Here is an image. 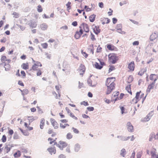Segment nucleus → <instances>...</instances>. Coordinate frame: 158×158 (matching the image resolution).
I'll use <instances>...</instances> for the list:
<instances>
[{
  "mask_svg": "<svg viewBox=\"0 0 158 158\" xmlns=\"http://www.w3.org/2000/svg\"><path fill=\"white\" fill-rule=\"evenodd\" d=\"M21 73L23 76V78H24L26 76V74L25 72L23 70H22L21 72Z\"/></svg>",
  "mask_w": 158,
  "mask_h": 158,
  "instance_id": "864d4df0",
  "label": "nucleus"
},
{
  "mask_svg": "<svg viewBox=\"0 0 158 158\" xmlns=\"http://www.w3.org/2000/svg\"><path fill=\"white\" fill-rule=\"evenodd\" d=\"M6 57L5 56H3L1 58V61L2 62L6 61Z\"/></svg>",
  "mask_w": 158,
  "mask_h": 158,
  "instance_id": "a18cd8bd",
  "label": "nucleus"
},
{
  "mask_svg": "<svg viewBox=\"0 0 158 158\" xmlns=\"http://www.w3.org/2000/svg\"><path fill=\"white\" fill-rule=\"evenodd\" d=\"M108 57L109 60L113 64H115L117 60V57L114 55H112L110 56V55L109 54L108 55Z\"/></svg>",
  "mask_w": 158,
  "mask_h": 158,
  "instance_id": "f03ea898",
  "label": "nucleus"
},
{
  "mask_svg": "<svg viewBox=\"0 0 158 158\" xmlns=\"http://www.w3.org/2000/svg\"><path fill=\"white\" fill-rule=\"evenodd\" d=\"M115 68L114 66H110L109 69V73H110L111 71L115 69Z\"/></svg>",
  "mask_w": 158,
  "mask_h": 158,
  "instance_id": "09e8293b",
  "label": "nucleus"
},
{
  "mask_svg": "<svg viewBox=\"0 0 158 158\" xmlns=\"http://www.w3.org/2000/svg\"><path fill=\"white\" fill-rule=\"evenodd\" d=\"M10 148L8 147L7 146V145H6L4 149V153L5 154L6 153H8V152L10 151Z\"/></svg>",
  "mask_w": 158,
  "mask_h": 158,
  "instance_id": "6ab92c4d",
  "label": "nucleus"
},
{
  "mask_svg": "<svg viewBox=\"0 0 158 158\" xmlns=\"http://www.w3.org/2000/svg\"><path fill=\"white\" fill-rule=\"evenodd\" d=\"M45 124V119L44 118H41L40 122V127L41 129H43Z\"/></svg>",
  "mask_w": 158,
  "mask_h": 158,
  "instance_id": "2eb2a0df",
  "label": "nucleus"
},
{
  "mask_svg": "<svg viewBox=\"0 0 158 158\" xmlns=\"http://www.w3.org/2000/svg\"><path fill=\"white\" fill-rule=\"evenodd\" d=\"M156 75L155 74H151L150 76V79L151 80H153L154 78V76H156Z\"/></svg>",
  "mask_w": 158,
  "mask_h": 158,
  "instance_id": "603ef678",
  "label": "nucleus"
},
{
  "mask_svg": "<svg viewBox=\"0 0 158 158\" xmlns=\"http://www.w3.org/2000/svg\"><path fill=\"white\" fill-rule=\"evenodd\" d=\"M153 111H152L150 112L145 117V118L146 119L145 120V121H148L150 119L151 117L153 115Z\"/></svg>",
  "mask_w": 158,
  "mask_h": 158,
  "instance_id": "ddd939ff",
  "label": "nucleus"
},
{
  "mask_svg": "<svg viewBox=\"0 0 158 158\" xmlns=\"http://www.w3.org/2000/svg\"><path fill=\"white\" fill-rule=\"evenodd\" d=\"M40 27L42 30H45L48 28V26L46 24L44 23L40 25Z\"/></svg>",
  "mask_w": 158,
  "mask_h": 158,
  "instance_id": "aec40b11",
  "label": "nucleus"
},
{
  "mask_svg": "<svg viewBox=\"0 0 158 158\" xmlns=\"http://www.w3.org/2000/svg\"><path fill=\"white\" fill-rule=\"evenodd\" d=\"M19 130L21 131L23 134L25 136H28V134H26V131H24L21 128H19Z\"/></svg>",
  "mask_w": 158,
  "mask_h": 158,
  "instance_id": "8fccbe9b",
  "label": "nucleus"
},
{
  "mask_svg": "<svg viewBox=\"0 0 158 158\" xmlns=\"http://www.w3.org/2000/svg\"><path fill=\"white\" fill-rule=\"evenodd\" d=\"M117 19L115 18H112V22L114 24H115L117 23Z\"/></svg>",
  "mask_w": 158,
  "mask_h": 158,
  "instance_id": "13d9d810",
  "label": "nucleus"
},
{
  "mask_svg": "<svg viewBox=\"0 0 158 158\" xmlns=\"http://www.w3.org/2000/svg\"><path fill=\"white\" fill-rule=\"evenodd\" d=\"M128 68L131 71H133L134 70L135 64L134 61H131L128 64Z\"/></svg>",
  "mask_w": 158,
  "mask_h": 158,
  "instance_id": "6e6552de",
  "label": "nucleus"
},
{
  "mask_svg": "<svg viewBox=\"0 0 158 158\" xmlns=\"http://www.w3.org/2000/svg\"><path fill=\"white\" fill-rule=\"evenodd\" d=\"M133 45L137 46L139 44V42L138 41H134L132 43Z\"/></svg>",
  "mask_w": 158,
  "mask_h": 158,
  "instance_id": "4d7b16f0",
  "label": "nucleus"
},
{
  "mask_svg": "<svg viewBox=\"0 0 158 158\" xmlns=\"http://www.w3.org/2000/svg\"><path fill=\"white\" fill-rule=\"evenodd\" d=\"M21 67L23 69L25 70H27L28 69V63H23L21 65Z\"/></svg>",
  "mask_w": 158,
  "mask_h": 158,
  "instance_id": "a211bd4d",
  "label": "nucleus"
},
{
  "mask_svg": "<svg viewBox=\"0 0 158 158\" xmlns=\"http://www.w3.org/2000/svg\"><path fill=\"white\" fill-rule=\"evenodd\" d=\"M81 146L78 143L76 144L74 146V151L75 152H78L80 149Z\"/></svg>",
  "mask_w": 158,
  "mask_h": 158,
  "instance_id": "f8f14e48",
  "label": "nucleus"
},
{
  "mask_svg": "<svg viewBox=\"0 0 158 158\" xmlns=\"http://www.w3.org/2000/svg\"><path fill=\"white\" fill-rule=\"evenodd\" d=\"M93 31L96 34L98 35V33H100L101 30L99 29V27L98 26H95V28H93Z\"/></svg>",
  "mask_w": 158,
  "mask_h": 158,
  "instance_id": "9b49d317",
  "label": "nucleus"
},
{
  "mask_svg": "<svg viewBox=\"0 0 158 158\" xmlns=\"http://www.w3.org/2000/svg\"><path fill=\"white\" fill-rule=\"evenodd\" d=\"M84 9H85L86 11L87 12H88L91 10V9L90 8H89L88 6L86 5L85 6Z\"/></svg>",
  "mask_w": 158,
  "mask_h": 158,
  "instance_id": "ea45409f",
  "label": "nucleus"
},
{
  "mask_svg": "<svg viewBox=\"0 0 158 158\" xmlns=\"http://www.w3.org/2000/svg\"><path fill=\"white\" fill-rule=\"evenodd\" d=\"M142 156V153L141 152H138L137 154V158H141Z\"/></svg>",
  "mask_w": 158,
  "mask_h": 158,
  "instance_id": "052dcab7",
  "label": "nucleus"
},
{
  "mask_svg": "<svg viewBox=\"0 0 158 158\" xmlns=\"http://www.w3.org/2000/svg\"><path fill=\"white\" fill-rule=\"evenodd\" d=\"M119 92H114L113 94V96L114 97H115L116 96H118L119 94Z\"/></svg>",
  "mask_w": 158,
  "mask_h": 158,
  "instance_id": "5fc2aeb1",
  "label": "nucleus"
},
{
  "mask_svg": "<svg viewBox=\"0 0 158 158\" xmlns=\"http://www.w3.org/2000/svg\"><path fill=\"white\" fill-rule=\"evenodd\" d=\"M59 143L60 144L61 146V148H63L65 147L68 145L67 143L64 142L60 141Z\"/></svg>",
  "mask_w": 158,
  "mask_h": 158,
  "instance_id": "5701e85b",
  "label": "nucleus"
},
{
  "mask_svg": "<svg viewBox=\"0 0 158 158\" xmlns=\"http://www.w3.org/2000/svg\"><path fill=\"white\" fill-rule=\"evenodd\" d=\"M23 92L22 94L23 96H24L28 94L29 91L27 89H24L23 90Z\"/></svg>",
  "mask_w": 158,
  "mask_h": 158,
  "instance_id": "7c9ffc66",
  "label": "nucleus"
},
{
  "mask_svg": "<svg viewBox=\"0 0 158 158\" xmlns=\"http://www.w3.org/2000/svg\"><path fill=\"white\" fill-rule=\"evenodd\" d=\"M28 24L30 27L32 28H35L37 26V24L36 22L33 20H30Z\"/></svg>",
  "mask_w": 158,
  "mask_h": 158,
  "instance_id": "39448f33",
  "label": "nucleus"
},
{
  "mask_svg": "<svg viewBox=\"0 0 158 158\" xmlns=\"http://www.w3.org/2000/svg\"><path fill=\"white\" fill-rule=\"evenodd\" d=\"M81 105H83L85 106H88L89 105V104L87 102H85V101L82 102H81Z\"/></svg>",
  "mask_w": 158,
  "mask_h": 158,
  "instance_id": "49530a36",
  "label": "nucleus"
},
{
  "mask_svg": "<svg viewBox=\"0 0 158 158\" xmlns=\"http://www.w3.org/2000/svg\"><path fill=\"white\" fill-rule=\"evenodd\" d=\"M127 126L129 131L132 132L134 131L133 127L130 122H128L127 123Z\"/></svg>",
  "mask_w": 158,
  "mask_h": 158,
  "instance_id": "20e7f679",
  "label": "nucleus"
},
{
  "mask_svg": "<svg viewBox=\"0 0 158 158\" xmlns=\"http://www.w3.org/2000/svg\"><path fill=\"white\" fill-rule=\"evenodd\" d=\"M42 46L43 48H47L48 45V44L47 43H44V44H42Z\"/></svg>",
  "mask_w": 158,
  "mask_h": 158,
  "instance_id": "3c124183",
  "label": "nucleus"
},
{
  "mask_svg": "<svg viewBox=\"0 0 158 158\" xmlns=\"http://www.w3.org/2000/svg\"><path fill=\"white\" fill-rule=\"evenodd\" d=\"M87 109L89 111H93L94 108V107L92 106H89L87 108Z\"/></svg>",
  "mask_w": 158,
  "mask_h": 158,
  "instance_id": "c03bdc74",
  "label": "nucleus"
},
{
  "mask_svg": "<svg viewBox=\"0 0 158 158\" xmlns=\"http://www.w3.org/2000/svg\"><path fill=\"white\" fill-rule=\"evenodd\" d=\"M21 155L20 152L19 150H18L16 152H15L14 154V156L15 157L18 158Z\"/></svg>",
  "mask_w": 158,
  "mask_h": 158,
  "instance_id": "4be33fe9",
  "label": "nucleus"
},
{
  "mask_svg": "<svg viewBox=\"0 0 158 158\" xmlns=\"http://www.w3.org/2000/svg\"><path fill=\"white\" fill-rule=\"evenodd\" d=\"M55 88L57 90V93H58L59 94V96L60 97V94L59 93V89H60V88H59V86H58V85H56L55 86Z\"/></svg>",
  "mask_w": 158,
  "mask_h": 158,
  "instance_id": "79ce46f5",
  "label": "nucleus"
},
{
  "mask_svg": "<svg viewBox=\"0 0 158 158\" xmlns=\"http://www.w3.org/2000/svg\"><path fill=\"white\" fill-rule=\"evenodd\" d=\"M130 20L133 23H134V24L138 25L139 23L138 22H137L136 21H135L134 20H133L131 19H130Z\"/></svg>",
  "mask_w": 158,
  "mask_h": 158,
  "instance_id": "bf43d9fd",
  "label": "nucleus"
},
{
  "mask_svg": "<svg viewBox=\"0 0 158 158\" xmlns=\"http://www.w3.org/2000/svg\"><path fill=\"white\" fill-rule=\"evenodd\" d=\"M52 126L53 127H54V128L55 129H57L58 127V124L56 122H55L54 123H53L52 124Z\"/></svg>",
  "mask_w": 158,
  "mask_h": 158,
  "instance_id": "f704fd0d",
  "label": "nucleus"
},
{
  "mask_svg": "<svg viewBox=\"0 0 158 158\" xmlns=\"http://www.w3.org/2000/svg\"><path fill=\"white\" fill-rule=\"evenodd\" d=\"M36 108H37L38 110L39 113L42 114L43 113V112L42 110V109L39 106H37L36 107Z\"/></svg>",
  "mask_w": 158,
  "mask_h": 158,
  "instance_id": "de8ad7c7",
  "label": "nucleus"
},
{
  "mask_svg": "<svg viewBox=\"0 0 158 158\" xmlns=\"http://www.w3.org/2000/svg\"><path fill=\"white\" fill-rule=\"evenodd\" d=\"M157 34L155 32L154 33H153L150 35L149 39L151 41H152L156 39L157 38Z\"/></svg>",
  "mask_w": 158,
  "mask_h": 158,
  "instance_id": "0eeeda50",
  "label": "nucleus"
},
{
  "mask_svg": "<svg viewBox=\"0 0 158 158\" xmlns=\"http://www.w3.org/2000/svg\"><path fill=\"white\" fill-rule=\"evenodd\" d=\"M72 25L74 27L77 26V22L76 21L73 22L72 23Z\"/></svg>",
  "mask_w": 158,
  "mask_h": 158,
  "instance_id": "0e129e2a",
  "label": "nucleus"
},
{
  "mask_svg": "<svg viewBox=\"0 0 158 158\" xmlns=\"http://www.w3.org/2000/svg\"><path fill=\"white\" fill-rule=\"evenodd\" d=\"M54 145H56L57 147H58L60 150H63V148H61V146L59 144H58L56 142L54 143Z\"/></svg>",
  "mask_w": 158,
  "mask_h": 158,
  "instance_id": "a19ab883",
  "label": "nucleus"
},
{
  "mask_svg": "<svg viewBox=\"0 0 158 158\" xmlns=\"http://www.w3.org/2000/svg\"><path fill=\"white\" fill-rule=\"evenodd\" d=\"M146 69H142L140 71H139V72L138 74L141 76L144 74V72H146Z\"/></svg>",
  "mask_w": 158,
  "mask_h": 158,
  "instance_id": "c85d7f7f",
  "label": "nucleus"
},
{
  "mask_svg": "<svg viewBox=\"0 0 158 158\" xmlns=\"http://www.w3.org/2000/svg\"><path fill=\"white\" fill-rule=\"evenodd\" d=\"M81 53L83 56H85V58H86L88 56V55L85 52H83V51H82Z\"/></svg>",
  "mask_w": 158,
  "mask_h": 158,
  "instance_id": "338daca9",
  "label": "nucleus"
},
{
  "mask_svg": "<svg viewBox=\"0 0 158 158\" xmlns=\"http://www.w3.org/2000/svg\"><path fill=\"white\" fill-rule=\"evenodd\" d=\"M133 80V77L131 76H130L128 77V83H131Z\"/></svg>",
  "mask_w": 158,
  "mask_h": 158,
  "instance_id": "473e14b6",
  "label": "nucleus"
},
{
  "mask_svg": "<svg viewBox=\"0 0 158 158\" xmlns=\"http://www.w3.org/2000/svg\"><path fill=\"white\" fill-rule=\"evenodd\" d=\"M113 78V77H109L107 79L106 81V85L107 87V90L106 92V94H109L113 90L114 88L115 83L113 81L111 82L110 85H108L111 82V80Z\"/></svg>",
  "mask_w": 158,
  "mask_h": 158,
  "instance_id": "f257e3e1",
  "label": "nucleus"
},
{
  "mask_svg": "<svg viewBox=\"0 0 158 158\" xmlns=\"http://www.w3.org/2000/svg\"><path fill=\"white\" fill-rule=\"evenodd\" d=\"M71 2H69L66 4V6L67 7V8L68 9V10H69L71 9Z\"/></svg>",
  "mask_w": 158,
  "mask_h": 158,
  "instance_id": "e433bc0d",
  "label": "nucleus"
},
{
  "mask_svg": "<svg viewBox=\"0 0 158 158\" xmlns=\"http://www.w3.org/2000/svg\"><path fill=\"white\" fill-rule=\"evenodd\" d=\"M73 135L71 133H68L66 135V138L68 139H72L73 137Z\"/></svg>",
  "mask_w": 158,
  "mask_h": 158,
  "instance_id": "2f4dec72",
  "label": "nucleus"
},
{
  "mask_svg": "<svg viewBox=\"0 0 158 158\" xmlns=\"http://www.w3.org/2000/svg\"><path fill=\"white\" fill-rule=\"evenodd\" d=\"M117 137L118 138H120V140L122 141H126L127 139H126V136H124L123 135H118L117 136Z\"/></svg>",
  "mask_w": 158,
  "mask_h": 158,
  "instance_id": "393cba45",
  "label": "nucleus"
},
{
  "mask_svg": "<svg viewBox=\"0 0 158 158\" xmlns=\"http://www.w3.org/2000/svg\"><path fill=\"white\" fill-rule=\"evenodd\" d=\"M152 158H158V155L156 154L155 152L151 151Z\"/></svg>",
  "mask_w": 158,
  "mask_h": 158,
  "instance_id": "b1692460",
  "label": "nucleus"
},
{
  "mask_svg": "<svg viewBox=\"0 0 158 158\" xmlns=\"http://www.w3.org/2000/svg\"><path fill=\"white\" fill-rule=\"evenodd\" d=\"M79 27L80 28V29L79 31H78L80 35H82L83 33V31L81 27V26H80Z\"/></svg>",
  "mask_w": 158,
  "mask_h": 158,
  "instance_id": "69168bd1",
  "label": "nucleus"
},
{
  "mask_svg": "<svg viewBox=\"0 0 158 158\" xmlns=\"http://www.w3.org/2000/svg\"><path fill=\"white\" fill-rule=\"evenodd\" d=\"M141 93V91L139 92H138L136 93V96L135 98L136 99L135 102V103H137L138 101H139V97L140 94Z\"/></svg>",
  "mask_w": 158,
  "mask_h": 158,
  "instance_id": "f3484780",
  "label": "nucleus"
},
{
  "mask_svg": "<svg viewBox=\"0 0 158 158\" xmlns=\"http://www.w3.org/2000/svg\"><path fill=\"white\" fill-rule=\"evenodd\" d=\"M126 150L124 148H123L120 152V155L123 157H124L126 153Z\"/></svg>",
  "mask_w": 158,
  "mask_h": 158,
  "instance_id": "cd10ccee",
  "label": "nucleus"
},
{
  "mask_svg": "<svg viewBox=\"0 0 158 158\" xmlns=\"http://www.w3.org/2000/svg\"><path fill=\"white\" fill-rule=\"evenodd\" d=\"M72 129L73 130V132L75 133L78 134L79 132V131L77 129L75 128L74 127H73L72 128Z\"/></svg>",
  "mask_w": 158,
  "mask_h": 158,
  "instance_id": "58836bf2",
  "label": "nucleus"
},
{
  "mask_svg": "<svg viewBox=\"0 0 158 158\" xmlns=\"http://www.w3.org/2000/svg\"><path fill=\"white\" fill-rule=\"evenodd\" d=\"M81 26H83L84 31L86 32H88L89 31V28L88 25L86 23H83Z\"/></svg>",
  "mask_w": 158,
  "mask_h": 158,
  "instance_id": "423d86ee",
  "label": "nucleus"
},
{
  "mask_svg": "<svg viewBox=\"0 0 158 158\" xmlns=\"http://www.w3.org/2000/svg\"><path fill=\"white\" fill-rule=\"evenodd\" d=\"M2 141L3 142L5 143L6 141V137L5 135H4L2 136Z\"/></svg>",
  "mask_w": 158,
  "mask_h": 158,
  "instance_id": "4c0bfd02",
  "label": "nucleus"
},
{
  "mask_svg": "<svg viewBox=\"0 0 158 158\" xmlns=\"http://www.w3.org/2000/svg\"><path fill=\"white\" fill-rule=\"evenodd\" d=\"M66 156L64 155L61 154L59 156L58 158H66Z\"/></svg>",
  "mask_w": 158,
  "mask_h": 158,
  "instance_id": "774afa93",
  "label": "nucleus"
},
{
  "mask_svg": "<svg viewBox=\"0 0 158 158\" xmlns=\"http://www.w3.org/2000/svg\"><path fill=\"white\" fill-rule=\"evenodd\" d=\"M96 15L93 14L90 15L89 17V21L91 22H94L96 18Z\"/></svg>",
  "mask_w": 158,
  "mask_h": 158,
  "instance_id": "4468645a",
  "label": "nucleus"
},
{
  "mask_svg": "<svg viewBox=\"0 0 158 158\" xmlns=\"http://www.w3.org/2000/svg\"><path fill=\"white\" fill-rule=\"evenodd\" d=\"M122 28V24L120 23L117 25L115 27V29H116V31L117 32V31H121V30Z\"/></svg>",
  "mask_w": 158,
  "mask_h": 158,
  "instance_id": "dca6fc26",
  "label": "nucleus"
},
{
  "mask_svg": "<svg viewBox=\"0 0 158 158\" xmlns=\"http://www.w3.org/2000/svg\"><path fill=\"white\" fill-rule=\"evenodd\" d=\"M94 66L95 68L98 69H101L102 68V66L100 65L98 63L95 62L94 64Z\"/></svg>",
  "mask_w": 158,
  "mask_h": 158,
  "instance_id": "412c9836",
  "label": "nucleus"
},
{
  "mask_svg": "<svg viewBox=\"0 0 158 158\" xmlns=\"http://www.w3.org/2000/svg\"><path fill=\"white\" fill-rule=\"evenodd\" d=\"M154 138L155 139H156V138L154 135L152 134H150L149 136V141H151Z\"/></svg>",
  "mask_w": 158,
  "mask_h": 158,
  "instance_id": "c756f323",
  "label": "nucleus"
},
{
  "mask_svg": "<svg viewBox=\"0 0 158 158\" xmlns=\"http://www.w3.org/2000/svg\"><path fill=\"white\" fill-rule=\"evenodd\" d=\"M107 48L109 50L111 51L116 50L117 49L115 47L110 44H108Z\"/></svg>",
  "mask_w": 158,
  "mask_h": 158,
  "instance_id": "1a4fd4ad",
  "label": "nucleus"
},
{
  "mask_svg": "<svg viewBox=\"0 0 158 158\" xmlns=\"http://www.w3.org/2000/svg\"><path fill=\"white\" fill-rule=\"evenodd\" d=\"M87 83L88 85L90 86L91 87H94L95 86V85H92V81L90 79V78H89L87 80Z\"/></svg>",
  "mask_w": 158,
  "mask_h": 158,
  "instance_id": "a878e982",
  "label": "nucleus"
},
{
  "mask_svg": "<svg viewBox=\"0 0 158 158\" xmlns=\"http://www.w3.org/2000/svg\"><path fill=\"white\" fill-rule=\"evenodd\" d=\"M91 39L92 41H94L96 40V39L95 38L94 35L91 32Z\"/></svg>",
  "mask_w": 158,
  "mask_h": 158,
  "instance_id": "37998d69",
  "label": "nucleus"
},
{
  "mask_svg": "<svg viewBox=\"0 0 158 158\" xmlns=\"http://www.w3.org/2000/svg\"><path fill=\"white\" fill-rule=\"evenodd\" d=\"M13 138L14 139H18V135L16 132L14 134Z\"/></svg>",
  "mask_w": 158,
  "mask_h": 158,
  "instance_id": "e2e57ef3",
  "label": "nucleus"
},
{
  "mask_svg": "<svg viewBox=\"0 0 158 158\" xmlns=\"http://www.w3.org/2000/svg\"><path fill=\"white\" fill-rule=\"evenodd\" d=\"M47 150L52 155V153L55 154L56 153V148L55 147L48 148L47 149Z\"/></svg>",
  "mask_w": 158,
  "mask_h": 158,
  "instance_id": "9d476101",
  "label": "nucleus"
},
{
  "mask_svg": "<svg viewBox=\"0 0 158 158\" xmlns=\"http://www.w3.org/2000/svg\"><path fill=\"white\" fill-rule=\"evenodd\" d=\"M85 67L84 65L82 64H81L79 68V72L80 73V75H83V73L85 71Z\"/></svg>",
  "mask_w": 158,
  "mask_h": 158,
  "instance_id": "7ed1b4c3",
  "label": "nucleus"
},
{
  "mask_svg": "<svg viewBox=\"0 0 158 158\" xmlns=\"http://www.w3.org/2000/svg\"><path fill=\"white\" fill-rule=\"evenodd\" d=\"M81 35H80V33H79V32L78 31H77L74 37L76 39H78L80 38Z\"/></svg>",
  "mask_w": 158,
  "mask_h": 158,
  "instance_id": "bb28decb",
  "label": "nucleus"
},
{
  "mask_svg": "<svg viewBox=\"0 0 158 158\" xmlns=\"http://www.w3.org/2000/svg\"><path fill=\"white\" fill-rule=\"evenodd\" d=\"M37 11L39 12H41L43 11L41 6L40 5L38 6Z\"/></svg>",
  "mask_w": 158,
  "mask_h": 158,
  "instance_id": "72a5a7b5",
  "label": "nucleus"
},
{
  "mask_svg": "<svg viewBox=\"0 0 158 158\" xmlns=\"http://www.w3.org/2000/svg\"><path fill=\"white\" fill-rule=\"evenodd\" d=\"M131 85H129L126 87V89L127 92L131 90Z\"/></svg>",
  "mask_w": 158,
  "mask_h": 158,
  "instance_id": "6e6d98bb",
  "label": "nucleus"
},
{
  "mask_svg": "<svg viewBox=\"0 0 158 158\" xmlns=\"http://www.w3.org/2000/svg\"><path fill=\"white\" fill-rule=\"evenodd\" d=\"M37 68L38 67L36 65H35V64H34V65L32 66L31 69H30V70H33L34 71L38 70Z\"/></svg>",
  "mask_w": 158,
  "mask_h": 158,
  "instance_id": "c9c22d12",
  "label": "nucleus"
},
{
  "mask_svg": "<svg viewBox=\"0 0 158 158\" xmlns=\"http://www.w3.org/2000/svg\"><path fill=\"white\" fill-rule=\"evenodd\" d=\"M98 60L100 62V65L102 66V68L103 66L105 64V63L103 62L100 59H98Z\"/></svg>",
  "mask_w": 158,
  "mask_h": 158,
  "instance_id": "680f3d73",
  "label": "nucleus"
}]
</instances>
